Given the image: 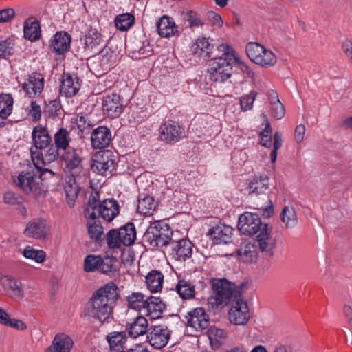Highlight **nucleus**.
I'll return each mask as SVG.
<instances>
[{"instance_id":"18","label":"nucleus","mask_w":352,"mask_h":352,"mask_svg":"<svg viewBox=\"0 0 352 352\" xmlns=\"http://www.w3.org/2000/svg\"><path fill=\"white\" fill-rule=\"evenodd\" d=\"M119 205L113 199H104L99 202L96 211V219L102 218L107 222L112 221L119 214Z\"/></svg>"},{"instance_id":"61","label":"nucleus","mask_w":352,"mask_h":352,"mask_svg":"<svg viewBox=\"0 0 352 352\" xmlns=\"http://www.w3.org/2000/svg\"><path fill=\"white\" fill-rule=\"evenodd\" d=\"M271 106V112L275 118L280 120L284 117L285 113V107L281 102H276Z\"/></svg>"},{"instance_id":"5","label":"nucleus","mask_w":352,"mask_h":352,"mask_svg":"<svg viewBox=\"0 0 352 352\" xmlns=\"http://www.w3.org/2000/svg\"><path fill=\"white\" fill-rule=\"evenodd\" d=\"M208 73L214 82H223L232 74V58L226 56L215 57L209 60Z\"/></svg>"},{"instance_id":"44","label":"nucleus","mask_w":352,"mask_h":352,"mask_svg":"<svg viewBox=\"0 0 352 352\" xmlns=\"http://www.w3.org/2000/svg\"><path fill=\"white\" fill-rule=\"evenodd\" d=\"M96 54L102 69L105 71L110 69L114 63L113 52L105 46Z\"/></svg>"},{"instance_id":"39","label":"nucleus","mask_w":352,"mask_h":352,"mask_svg":"<svg viewBox=\"0 0 352 352\" xmlns=\"http://www.w3.org/2000/svg\"><path fill=\"white\" fill-rule=\"evenodd\" d=\"M126 340V336L124 332L114 331L107 336V341L109 347L113 352L120 351L122 350L123 345Z\"/></svg>"},{"instance_id":"15","label":"nucleus","mask_w":352,"mask_h":352,"mask_svg":"<svg viewBox=\"0 0 352 352\" xmlns=\"http://www.w3.org/2000/svg\"><path fill=\"white\" fill-rule=\"evenodd\" d=\"M185 318L187 326L196 331H201L209 326V317L202 307H197L189 311Z\"/></svg>"},{"instance_id":"46","label":"nucleus","mask_w":352,"mask_h":352,"mask_svg":"<svg viewBox=\"0 0 352 352\" xmlns=\"http://www.w3.org/2000/svg\"><path fill=\"white\" fill-rule=\"evenodd\" d=\"M176 289L179 296L184 299H190L195 296V285L190 280H179Z\"/></svg>"},{"instance_id":"9","label":"nucleus","mask_w":352,"mask_h":352,"mask_svg":"<svg viewBox=\"0 0 352 352\" xmlns=\"http://www.w3.org/2000/svg\"><path fill=\"white\" fill-rule=\"evenodd\" d=\"M32 143L31 156L32 155H35V157L41 155V150L47 148L52 143V138L48 130L41 125L34 127L32 132Z\"/></svg>"},{"instance_id":"25","label":"nucleus","mask_w":352,"mask_h":352,"mask_svg":"<svg viewBox=\"0 0 352 352\" xmlns=\"http://www.w3.org/2000/svg\"><path fill=\"white\" fill-rule=\"evenodd\" d=\"M158 34L162 38H170L178 32V27L174 19L168 15H163L156 23Z\"/></svg>"},{"instance_id":"60","label":"nucleus","mask_w":352,"mask_h":352,"mask_svg":"<svg viewBox=\"0 0 352 352\" xmlns=\"http://www.w3.org/2000/svg\"><path fill=\"white\" fill-rule=\"evenodd\" d=\"M15 16V11L12 8H5L0 10V23L11 21Z\"/></svg>"},{"instance_id":"30","label":"nucleus","mask_w":352,"mask_h":352,"mask_svg":"<svg viewBox=\"0 0 352 352\" xmlns=\"http://www.w3.org/2000/svg\"><path fill=\"white\" fill-rule=\"evenodd\" d=\"M271 230L268 228V224H265L261 232L257 235L258 243L260 250L270 257L274 255L273 250L275 247V239L270 237Z\"/></svg>"},{"instance_id":"24","label":"nucleus","mask_w":352,"mask_h":352,"mask_svg":"<svg viewBox=\"0 0 352 352\" xmlns=\"http://www.w3.org/2000/svg\"><path fill=\"white\" fill-rule=\"evenodd\" d=\"M58 148L54 146L50 145L47 148L41 150V155L35 157V155L31 156L32 160L35 167H41V165H50L56 162L60 156Z\"/></svg>"},{"instance_id":"13","label":"nucleus","mask_w":352,"mask_h":352,"mask_svg":"<svg viewBox=\"0 0 352 352\" xmlns=\"http://www.w3.org/2000/svg\"><path fill=\"white\" fill-rule=\"evenodd\" d=\"M116 162L111 154L107 151L96 155L91 164V170L99 175L107 176L111 175L115 169Z\"/></svg>"},{"instance_id":"57","label":"nucleus","mask_w":352,"mask_h":352,"mask_svg":"<svg viewBox=\"0 0 352 352\" xmlns=\"http://www.w3.org/2000/svg\"><path fill=\"white\" fill-rule=\"evenodd\" d=\"M219 50L220 52H223V54L221 56H226L232 58V62L233 63L234 60L236 62H238L239 58L238 57L234 56V51L232 50V48L228 44H221L219 46Z\"/></svg>"},{"instance_id":"59","label":"nucleus","mask_w":352,"mask_h":352,"mask_svg":"<svg viewBox=\"0 0 352 352\" xmlns=\"http://www.w3.org/2000/svg\"><path fill=\"white\" fill-rule=\"evenodd\" d=\"M47 165H41V167H36L38 170V176L41 179V182L44 179L52 178L55 176L56 173L52 169L45 168Z\"/></svg>"},{"instance_id":"34","label":"nucleus","mask_w":352,"mask_h":352,"mask_svg":"<svg viewBox=\"0 0 352 352\" xmlns=\"http://www.w3.org/2000/svg\"><path fill=\"white\" fill-rule=\"evenodd\" d=\"M24 37L31 41L39 39L41 36L40 24L37 19L32 16L28 18L23 25Z\"/></svg>"},{"instance_id":"37","label":"nucleus","mask_w":352,"mask_h":352,"mask_svg":"<svg viewBox=\"0 0 352 352\" xmlns=\"http://www.w3.org/2000/svg\"><path fill=\"white\" fill-rule=\"evenodd\" d=\"M145 278L147 287L151 292H157L162 289L164 275L160 271L153 270Z\"/></svg>"},{"instance_id":"36","label":"nucleus","mask_w":352,"mask_h":352,"mask_svg":"<svg viewBox=\"0 0 352 352\" xmlns=\"http://www.w3.org/2000/svg\"><path fill=\"white\" fill-rule=\"evenodd\" d=\"M64 190L67 204L70 208L74 207L78 192V187L74 175L66 179Z\"/></svg>"},{"instance_id":"45","label":"nucleus","mask_w":352,"mask_h":352,"mask_svg":"<svg viewBox=\"0 0 352 352\" xmlns=\"http://www.w3.org/2000/svg\"><path fill=\"white\" fill-rule=\"evenodd\" d=\"M119 230L122 245L126 246L132 245L136 239V232L133 223H127Z\"/></svg>"},{"instance_id":"17","label":"nucleus","mask_w":352,"mask_h":352,"mask_svg":"<svg viewBox=\"0 0 352 352\" xmlns=\"http://www.w3.org/2000/svg\"><path fill=\"white\" fill-rule=\"evenodd\" d=\"M171 256L173 259L183 262L190 258L192 253L193 244L187 239L173 241Z\"/></svg>"},{"instance_id":"12","label":"nucleus","mask_w":352,"mask_h":352,"mask_svg":"<svg viewBox=\"0 0 352 352\" xmlns=\"http://www.w3.org/2000/svg\"><path fill=\"white\" fill-rule=\"evenodd\" d=\"M170 336V331L164 324L154 325L148 328L147 339L151 346L156 349L165 346Z\"/></svg>"},{"instance_id":"42","label":"nucleus","mask_w":352,"mask_h":352,"mask_svg":"<svg viewBox=\"0 0 352 352\" xmlns=\"http://www.w3.org/2000/svg\"><path fill=\"white\" fill-rule=\"evenodd\" d=\"M155 207L156 204L154 199L152 197L147 195L143 198L139 199L137 210L140 214L149 216L153 214Z\"/></svg>"},{"instance_id":"48","label":"nucleus","mask_w":352,"mask_h":352,"mask_svg":"<svg viewBox=\"0 0 352 352\" xmlns=\"http://www.w3.org/2000/svg\"><path fill=\"white\" fill-rule=\"evenodd\" d=\"M208 336L212 349H217L224 343L226 336L223 329L211 328Z\"/></svg>"},{"instance_id":"1","label":"nucleus","mask_w":352,"mask_h":352,"mask_svg":"<svg viewBox=\"0 0 352 352\" xmlns=\"http://www.w3.org/2000/svg\"><path fill=\"white\" fill-rule=\"evenodd\" d=\"M119 298V289L113 282H109L96 289L87 302L84 315L100 322H105L112 314Z\"/></svg>"},{"instance_id":"2","label":"nucleus","mask_w":352,"mask_h":352,"mask_svg":"<svg viewBox=\"0 0 352 352\" xmlns=\"http://www.w3.org/2000/svg\"><path fill=\"white\" fill-rule=\"evenodd\" d=\"M173 230L162 221L151 223L143 236V240L152 248L167 246L172 240Z\"/></svg>"},{"instance_id":"53","label":"nucleus","mask_w":352,"mask_h":352,"mask_svg":"<svg viewBox=\"0 0 352 352\" xmlns=\"http://www.w3.org/2000/svg\"><path fill=\"white\" fill-rule=\"evenodd\" d=\"M107 242L109 248H118L122 245L120 230H112L107 235Z\"/></svg>"},{"instance_id":"31","label":"nucleus","mask_w":352,"mask_h":352,"mask_svg":"<svg viewBox=\"0 0 352 352\" xmlns=\"http://www.w3.org/2000/svg\"><path fill=\"white\" fill-rule=\"evenodd\" d=\"M213 49V45L206 37H198L190 47L193 55L199 58H208Z\"/></svg>"},{"instance_id":"52","label":"nucleus","mask_w":352,"mask_h":352,"mask_svg":"<svg viewBox=\"0 0 352 352\" xmlns=\"http://www.w3.org/2000/svg\"><path fill=\"white\" fill-rule=\"evenodd\" d=\"M186 17L188 27L192 31L197 28H202L205 24L204 21L201 18L199 14L192 10L187 12Z\"/></svg>"},{"instance_id":"56","label":"nucleus","mask_w":352,"mask_h":352,"mask_svg":"<svg viewBox=\"0 0 352 352\" xmlns=\"http://www.w3.org/2000/svg\"><path fill=\"white\" fill-rule=\"evenodd\" d=\"M273 150L271 151L270 157L272 162H275L277 158V151L282 146L281 135L278 131H276L274 135V145Z\"/></svg>"},{"instance_id":"63","label":"nucleus","mask_w":352,"mask_h":352,"mask_svg":"<svg viewBox=\"0 0 352 352\" xmlns=\"http://www.w3.org/2000/svg\"><path fill=\"white\" fill-rule=\"evenodd\" d=\"M76 124L80 131L83 133L85 130L89 129L91 124L84 116H77Z\"/></svg>"},{"instance_id":"54","label":"nucleus","mask_w":352,"mask_h":352,"mask_svg":"<svg viewBox=\"0 0 352 352\" xmlns=\"http://www.w3.org/2000/svg\"><path fill=\"white\" fill-rule=\"evenodd\" d=\"M256 95V91H251L249 94L241 97L240 105L242 111H246L252 109Z\"/></svg>"},{"instance_id":"40","label":"nucleus","mask_w":352,"mask_h":352,"mask_svg":"<svg viewBox=\"0 0 352 352\" xmlns=\"http://www.w3.org/2000/svg\"><path fill=\"white\" fill-rule=\"evenodd\" d=\"M114 23L116 28L120 31H127L134 25L135 16L128 12L120 14L116 16Z\"/></svg>"},{"instance_id":"23","label":"nucleus","mask_w":352,"mask_h":352,"mask_svg":"<svg viewBox=\"0 0 352 352\" xmlns=\"http://www.w3.org/2000/svg\"><path fill=\"white\" fill-rule=\"evenodd\" d=\"M71 36L66 32H56L50 41V47L55 53L63 54L70 48Z\"/></svg>"},{"instance_id":"11","label":"nucleus","mask_w":352,"mask_h":352,"mask_svg":"<svg viewBox=\"0 0 352 352\" xmlns=\"http://www.w3.org/2000/svg\"><path fill=\"white\" fill-rule=\"evenodd\" d=\"M84 43V50L87 54L95 55L106 46V41L101 34L94 28H90L81 38Z\"/></svg>"},{"instance_id":"22","label":"nucleus","mask_w":352,"mask_h":352,"mask_svg":"<svg viewBox=\"0 0 352 352\" xmlns=\"http://www.w3.org/2000/svg\"><path fill=\"white\" fill-rule=\"evenodd\" d=\"M102 109L108 117L117 118L123 111L120 96L117 94L107 95L102 99Z\"/></svg>"},{"instance_id":"26","label":"nucleus","mask_w":352,"mask_h":352,"mask_svg":"<svg viewBox=\"0 0 352 352\" xmlns=\"http://www.w3.org/2000/svg\"><path fill=\"white\" fill-rule=\"evenodd\" d=\"M111 140V133L106 126H98L95 129L91 136V145L94 148H104L107 146Z\"/></svg>"},{"instance_id":"7","label":"nucleus","mask_w":352,"mask_h":352,"mask_svg":"<svg viewBox=\"0 0 352 352\" xmlns=\"http://www.w3.org/2000/svg\"><path fill=\"white\" fill-rule=\"evenodd\" d=\"M246 53L252 62L262 67H271L276 63L275 54L258 43H249L246 46Z\"/></svg>"},{"instance_id":"64","label":"nucleus","mask_w":352,"mask_h":352,"mask_svg":"<svg viewBox=\"0 0 352 352\" xmlns=\"http://www.w3.org/2000/svg\"><path fill=\"white\" fill-rule=\"evenodd\" d=\"M6 325L18 330H23L26 329L25 324L22 320L16 318H9Z\"/></svg>"},{"instance_id":"8","label":"nucleus","mask_w":352,"mask_h":352,"mask_svg":"<svg viewBox=\"0 0 352 352\" xmlns=\"http://www.w3.org/2000/svg\"><path fill=\"white\" fill-rule=\"evenodd\" d=\"M265 224L262 223L258 214L245 212L239 217L238 228L242 234L251 236L261 232Z\"/></svg>"},{"instance_id":"47","label":"nucleus","mask_w":352,"mask_h":352,"mask_svg":"<svg viewBox=\"0 0 352 352\" xmlns=\"http://www.w3.org/2000/svg\"><path fill=\"white\" fill-rule=\"evenodd\" d=\"M99 195L98 192L92 193L87 203V206L85 208L84 214L88 219H96V211L98 208Z\"/></svg>"},{"instance_id":"4","label":"nucleus","mask_w":352,"mask_h":352,"mask_svg":"<svg viewBox=\"0 0 352 352\" xmlns=\"http://www.w3.org/2000/svg\"><path fill=\"white\" fill-rule=\"evenodd\" d=\"M14 182L23 192L34 198L43 196L47 191L41 178L33 171L22 172Z\"/></svg>"},{"instance_id":"62","label":"nucleus","mask_w":352,"mask_h":352,"mask_svg":"<svg viewBox=\"0 0 352 352\" xmlns=\"http://www.w3.org/2000/svg\"><path fill=\"white\" fill-rule=\"evenodd\" d=\"M29 116H30L33 120L37 121L41 117V109L39 104L36 102H32L30 104V109L28 112Z\"/></svg>"},{"instance_id":"27","label":"nucleus","mask_w":352,"mask_h":352,"mask_svg":"<svg viewBox=\"0 0 352 352\" xmlns=\"http://www.w3.org/2000/svg\"><path fill=\"white\" fill-rule=\"evenodd\" d=\"M269 188V179L267 176L255 177L251 179L245 188V192L251 196L265 194Z\"/></svg>"},{"instance_id":"19","label":"nucleus","mask_w":352,"mask_h":352,"mask_svg":"<svg viewBox=\"0 0 352 352\" xmlns=\"http://www.w3.org/2000/svg\"><path fill=\"white\" fill-rule=\"evenodd\" d=\"M60 158L65 162V171L72 175L79 172L82 167V157L76 149L69 148L60 155Z\"/></svg>"},{"instance_id":"14","label":"nucleus","mask_w":352,"mask_h":352,"mask_svg":"<svg viewBox=\"0 0 352 352\" xmlns=\"http://www.w3.org/2000/svg\"><path fill=\"white\" fill-rule=\"evenodd\" d=\"M184 130L174 121L168 120L160 126V138L166 143H175L184 136Z\"/></svg>"},{"instance_id":"28","label":"nucleus","mask_w":352,"mask_h":352,"mask_svg":"<svg viewBox=\"0 0 352 352\" xmlns=\"http://www.w3.org/2000/svg\"><path fill=\"white\" fill-rule=\"evenodd\" d=\"M74 341L67 334L60 333L56 334L52 344L47 348V352H70Z\"/></svg>"},{"instance_id":"16","label":"nucleus","mask_w":352,"mask_h":352,"mask_svg":"<svg viewBox=\"0 0 352 352\" xmlns=\"http://www.w3.org/2000/svg\"><path fill=\"white\" fill-rule=\"evenodd\" d=\"M47 221L43 219H34L28 223L24 230V234L28 237L45 240L49 232Z\"/></svg>"},{"instance_id":"35","label":"nucleus","mask_w":352,"mask_h":352,"mask_svg":"<svg viewBox=\"0 0 352 352\" xmlns=\"http://www.w3.org/2000/svg\"><path fill=\"white\" fill-rule=\"evenodd\" d=\"M238 256L246 263L254 262L257 258L256 247L249 242H242L237 250Z\"/></svg>"},{"instance_id":"41","label":"nucleus","mask_w":352,"mask_h":352,"mask_svg":"<svg viewBox=\"0 0 352 352\" xmlns=\"http://www.w3.org/2000/svg\"><path fill=\"white\" fill-rule=\"evenodd\" d=\"M281 220L287 228H293L298 223V217L294 208L292 206H285L280 214Z\"/></svg>"},{"instance_id":"50","label":"nucleus","mask_w":352,"mask_h":352,"mask_svg":"<svg viewBox=\"0 0 352 352\" xmlns=\"http://www.w3.org/2000/svg\"><path fill=\"white\" fill-rule=\"evenodd\" d=\"M131 53L135 58H144L152 54V47L148 41L142 43L140 42V45L136 47H131Z\"/></svg>"},{"instance_id":"49","label":"nucleus","mask_w":352,"mask_h":352,"mask_svg":"<svg viewBox=\"0 0 352 352\" xmlns=\"http://www.w3.org/2000/svg\"><path fill=\"white\" fill-rule=\"evenodd\" d=\"M89 220L87 224L88 234L91 239L99 241L103 234V228L96 219Z\"/></svg>"},{"instance_id":"55","label":"nucleus","mask_w":352,"mask_h":352,"mask_svg":"<svg viewBox=\"0 0 352 352\" xmlns=\"http://www.w3.org/2000/svg\"><path fill=\"white\" fill-rule=\"evenodd\" d=\"M8 287L13 291V295L20 299L23 296V290L19 281L10 278L8 279Z\"/></svg>"},{"instance_id":"10","label":"nucleus","mask_w":352,"mask_h":352,"mask_svg":"<svg viewBox=\"0 0 352 352\" xmlns=\"http://www.w3.org/2000/svg\"><path fill=\"white\" fill-rule=\"evenodd\" d=\"M250 317V310L246 301L240 296L234 299L228 312L230 322L235 325H243L249 321Z\"/></svg>"},{"instance_id":"32","label":"nucleus","mask_w":352,"mask_h":352,"mask_svg":"<svg viewBox=\"0 0 352 352\" xmlns=\"http://www.w3.org/2000/svg\"><path fill=\"white\" fill-rule=\"evenodd\" d=\"M165 307V304L159 297L149 296L146 298L144 311L148 316L156 319L161 316Z\"/></svg>"},{"instance_id":"3","label":"nucleus","mask_w":352,"mask_h":352,"mask_svg":"<svg viewBox=\"0 0 352 352\" xmlns=\"http://www.w3.org/2000/svg\"><path fill=\"white\" fill-rule=\"evenodd\" d=\"M213 296L210 298V302L217 306L226 305L232 296L235 299L240 296L239 291L236 290L235 284L226 278L213 279L212 281Z\"/></svg>"},{"instance_id":"6","label":"nucleus","mask_w":352,"mask_h":352,"mask_svg":"<svg viewBox=\"0 0 352 352\" xmlns=\"http://www.w3.org/2000/svg\"><path fill=\"white\" fill-rule=\"evenodd\" d=\"M113 256L102 257L100 255L88 254L84 259L83 269L86 272H100L102 274L112 276L116 271Z\"/></svg>"},{"instance_id":"20","label":"nucleus","mask_w":352,"mask_h":352,"mask_svg":"<svg viewBox=\"0 0 352 352\" xmlns=\"http://www.w3.org/2000/svg\"><path fill=\"white\" fill-rule=\"evenodd\" d=\"M44 77L42 74L33 72L29 75L27 81L23 83L22 89L30 98L39 95L44 87Z\"/></svg>"},{"instance_id":"29","label":"nucleus","mask_w":352,"mask_h":352,"mask_svg":"<svg viewBox=\"0 0 352 352\" xmlns=\"http://www.w3.org/2000/svg\"><path fill=\"white\" fill-rule=\"evenodd\" d=\"M80 87L79 79L76 75H71L69 73L63 74L60 88V94L62 96L72 97L78 91Z\"/></svg>"},{"instance_id":"51","label":"nucleus","mask_w":352,"mask_h":352,"mask_svg":"<svg viewBox=\"0 0 352 352\" xmlns=\"http://www.w3.org/2000/svg\"><path fill=\"white\" fill-rule=\"evenodd\" d=\"M23 255L25 258L34 260L38 263H43L46 258V254L43 250H35L30 246H28L23 250Z\"/></svg>"},{"instance_id":"21","label":"nucleus","mask_w":352,"mask_h":352,"mask_svg":"<svg viewBox=\"0 0 352 352\" xmlns=\"http://www.w3.org/2000/svg\"><path fill=\"white\" fill-rule=\"evenodd\" d=\"M233 228L225 224H219L208 232L213 241V244H227L232 241Z\"/></svg>"},{"instance_id":"38","label":"nucleus","mask_w":352,"mask_h":352,"mask_svg":"<svg viewBox=\"0 0 352 352\" xmlns=\"http://www.w3.org/2000/svg\"><path fill=\"white\" fill-rule=\"evenodd\" d=\"M146 298L148 297L142 292H132L126 296L128 307L138 311L144 310Z\"/></svg>"},{"instance_id":"43","label":"nucleus","mask_w":352,"mask_h":352,"mask_svg":"<svg viewBox=\"0 0 352 352\" xmlns=\"http://www.w3.org/2000/svg\"><path fill=\"white\" fill-rule=\"evenodd\" d=\"M54 146H56L59 150H67L71 141L69 131L64 128H60L54 134Z\"/></svg>"},{"instance_id":"58","label":"nucleus","mask_w":352,"mask_h":352,"mask_svg":"<svg viewBox=\"0 0 352 352\" xmlns=\"http://www.w3.org/2000/svg\"><path fill=\"white\" fill-rule=\"evenodd\" d=\"M13 52L12 44L8 41L0 42V57L6 58Z\"/></svg>"},{"instance_id":"33","label":"nucleus","mask_w":352,"mask_h":352,"mask_svg":"<svg viewBox=\"0 0 352 352\" xmlns=\"http://www.w3.org/2000/svg\"><path fill=\"white\" fill-rule=\"evenodd\" d=\"M148 321L143 316H138L133 322L128 324V333L133 338H136L145 334L146 332L148 333Z\"/></svg>"}]
</instances>
